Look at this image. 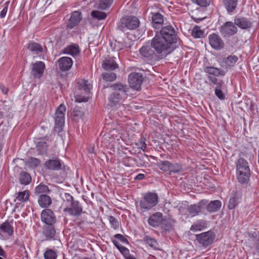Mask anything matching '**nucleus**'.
<instances>
[{
	"mask_svg": "<svg viewBox=\"0 0 259 259\" xmlns=\"http://www.w3.org/2000/svg\"><path fill=\"white\" fill-rule=\"evenodd\" d=\"M177 41V33L175 28L171 25H167L157 31L153 38L152 45L157 50H161L169 54L174 50L172 45Z\"/></svg>",
	"mask_w": 259,
	"mask_h": 259,
	"instance_id": "f257e3e1",
	"label": "nucleus"
},
{
	"mask_svg": "<svg viewBox=\"0 0 259 259\" xmlns=\"http://www.w3.org/2000/svg\"><path fill=\"white\" fill-rule=\"evenodd\" d=\"M153 38L143 45L139 50L140 55L146 60L155 62L165 57L168 54L165 51L157 50L152 45Z\"/></svg>",
	"mask_w": 259,
	"mask_h": 259,
	"instance_id": "f03ea898",
	"label": "nucleus"
},
{
	"mask_svg": "<svg viewBox=\"0 0 259 259\" xmlns=\"http://www.w3.org/2000/svg\"><path fill=\"white\" fill-rule=\"evenodd\" d=\"M66 107L63 104H61L56 109L55 114V126L54 132L60 133L63 131V127L65 121V112Z\"/></svg>",
	"mask_w": 259,
	"mask_h": 259,
	"instance_id": "7ed1b4c3",
	"label": "nucleus"
},
{
	"mask_svg": "<svg viewBox=\"0 0 259 259\" xmlns=\"http://www.w3.org/2000/svg\"><path fill=\"white\" fill-rule=\"evenodd\" d=\"M140 21L135 16H126L121 19L119 29L124 32L126 30H135L139 27Z\"/></svg>",
	"mask_w": 259,
	"mask_h": 259,
	"instance_id": "20e7f679",
	"label": "nucleus"
},
{
	"mask_svg": "<svg viewBox=\"0 0 259 259\" xmlns=\"http://www.w3.org/2000/svg\"><path fill=\"white\" fill-rule=\"evenodd\" d=\"M158 202V196L154 193H148L146 194L143 199L140 202L141 209L148 210L155 206Z\"/></svg>",
	"mask_w": 259,
	"mask_h": 259,
	"instance_id": "39448f33",
	"label": "nucleus"
},
{
	"mask_svg": "<svg viewBox=\"0 0 259 259\" xmlns=\"http://www.w3.org/2000/svg\"><path fill=\"white\" fill-rule=\"evenodd\" d=\"M215 238V234L212 231H207L196 235V239L203 246L210 245Z\"/></svg>",
	"mask_w": 259,
	"mask_h": 259,
	"instance_id": "423d86ee",
	"label": "nucleus"
},
{
	"mask_svg": "<svg viewBox=\"0 0 259 259\" xmlns=\"http://www.w3.org/2000/svg\"><path fill=\"white\" fill-rule=\"evenodd\" d=\"M143 76L140 73L133 72L128 75V82L131 88L139 91L143 81Z\"/></svg>",
	"mask_w": 259,
	"mask_h": 259,
	"instance_id": "0eeeda50",
	"label": "nucleus"
},
{
	"mask_svg": "<svg viewBox=\"0 0 259 259\" xmlns=\"http://www.w3.org/2000/svg\"><path fill=\"white\" fill-rule=\"evenodd\" d=\"M221 34L225 37H230L237 33L238 29L235 23L231 21L225 22L220 28Z\"/></svg>",
	"mask_w": 259,
	"mask_h": 259,
	"instance_id": "6e6552de",
	"label": "nucleus"
},
{
	"mask_svg": "<svg viewBox=\"0 0 259 259\" xmlns=\"http://www.w3.org/2000/svg\"><path fill=\"white\" fill-rule=\"evenodd\" d=\"M207 203V200L203 199L197 203L191 204L187 207V211L191 217L199 215L202 209L205 207Z\"/></svg>",
	"mask_w": 259,
	"mask_h": 259,
	"instance_id": "1a4fd4ad",
	"label": "nucleus"
},
{
	"mask_svg": "<svg viewBox=\"0 0 259 259\" xmlns=\"http://www.w3.org/2000/svg\"><path fill=\"white\" fill-rule=\"evenodd\" d=\"M234 23L239 28L242 29H247L252 26V19L250 17L237 15L234 18Z\"/></svg>",
	"mask_w": 259,
	"mask_h": 259,
	"instance_id": "9d476101",
	"label": "nucleus"
},
{
	"mask_svg": "<svg viewBox=\"0 0 259 259\" xmlns=\"http://www.w3.org/2000/svg\"><path fill=\"white\" fill-rule=\"evenodd\" d=\"M82 207L79 202L75 201L72 202L68 207H66L63 211L68 212L70 215L78 217L82 213Z\"/></svg>",
	"mask_w": 259,
	"mask_h": 259,
	"instance_id": "9b49d317",
	"label": "nucleus"
},
{
	"mask_svg": "<svg viewBox=\"0 0 259 259\" xmlns=\"http://www.w3.org/2000/svg\"><path fill=\"white\" fill-rule=\"evenodd\" d=\"M46 65L42 61H36L32 64L31 74L35 78H40L43 75Z\"/></svg>",
	"mask_w": 259,
	"mask_h": 259,
	"instance_id": "f8f14e48",
	"label": "nucleus"
},
{
	"mask_svg": "<svg viewBox=\"0 0 259 259\" xmlns=\"http://www.w3.org/2000/svg\"><path fill=\"white\" fill-rule=\"evenodd\" d=\"M40 217L41 221L47 225H54L56 222V216L50 209H44Z\"/></svg>",
	"mask_w": 259,
	"mask_h": 259,
	"instance_id": "ddd939ff",
	"label": "nucleus"
},
{
	"mask_svg": "<svg viewBox=\"0 0 259 259\" xmlns=\"http://www.w3.org/2000/svg\"><path fill=\"white\" fill-rule=\"evenodd\" d=\"M208 38L209 44L213 49L218 50L223 48L224 41L219 35L215 33L211 34Z\"/></svg>",
	"mask_w": 259,
	"mask_h": 259,
	"instance_id": "4468645a",
	"label": "nucleus"
},
{
	"mask_svg": "<svg viewBox=\"0 0 259 259\" xmlns=\"http://www.w3.org/2000/svg\"><path fill=\"white\" fill-rule=\"evenodd\" d=\"M82 20V13L78 11L72 13L70 18L67 24V27L69 29H73L77 26Z\"/></svg>",
	"mask_w": 259,
	"mask_h": 259,
	"instance_id": "2eb2a0df",
	"label": "nucleus"
},
{
	"mask_svg": "<svg viewBox=\"0 0 259 259\" xmlns=\"http://www.w3.org/2000/svg\"><path fill=\"white\" fill-rule=\"evenodd\" d=\"M59 69L63 72L68 71L73 64L72 59L68 57H62L58 60Z\"/></svg>",
	"mask_w": 259,
	"mask_h": 259,
	"instance_id": "dca6fc26",
	"label": "nucleus"
},
{
	"mask_svg": "<svg viewBox=\"0 0 259 259\" xmlns=\"http://www.w3.org/2000/svg\"><path fill=\"white\" fill-rule=\"evenodd\" d=\"M110 88L113 91V92H116L118 94L126 98L127 92L128 91L129 88L126 84H123L120 82H117L111 84Z\"/></svg>",
	"mask_w": 259,
	"mask_h": 259,
	"instance_id": "f3484780",
	"label": "nucleus"
},
{
	"mask_svg": "<svg viewBox=\"0 0 259 259\" xmlns=\"http://www.w3.org/2000/svg\"><path fill=\"white\" fill-rule=\"evenodd\" d=\"M44 166L48 170H59L61 169L62 164L59 159L53 158L46 161L44 163Z\"/></svg>",
	"mask_w": 259,
	"mask_h": 259,
	"instance_id": "a211bd4d",
	"label": "nucleus"
},
{
	"mask_svg": "<svg viewBox=\"0 0 259 259\" xmlns=\"http://www.w3.org/2000/svg\"><path fill=\"white\" fill-rule=\"evenodd\" d=\"M223 3L228 14L232 15L236 12L238 0H223Z\"/></svg>",
	"mask_w": 259,
	"mask_h": 259,
	"instance_id": "6ab92c4d",
	"label": "nucleus"
},
{
	"mask_svg": "<svg viewBox=\"0 0 259 259\" xmlns=\"http://www.w3.org/2000/svg\"><path fill=\"white\" fill-rule=\"evenodd\" d=\"M203 70L208 75L213 76H223L226 74V72L221 68L213 66H204Z\"/></svg>",
	"mask_w": 259,
	"mask_h": 259,
	"instance_id": "aec40b11",
	"label": "nucleus"
},
{
	"mask_svg": "<svg viewBox=\"0 0 259 259\" xmlns=\"http://www.w3.org/2000/svg\"><path fill=\"white\" fill-rule=\"evenodd\" d=\"M236 173L250 171L248 162L243 158H239L236 161Z\"/></svg>",
	"mask_w": 259,
	"mask_h": 259,
	"instance_id": "412c9836",
	"label": "nucleus"
},
{
	"mask_svg": "<svg viewBox=\"0 0 259 259\" xmlns=\"http://www.w3.org/2000/svg\"><path fill=\"white\" fill-rule=\"evenodd\" d=\"M152 24L155 28H158L162 26L163 23V16L158 12H151Z\"/></svg>",
	"mask_w": 259,
	"mask_h": 259,
	"instance_id": "4be33fe9",
	"label": "nucleus"
},
{
	"mask_svg": "<svg viewBox=\"0 0 259 259\" xmlns=\"http://www.w3.org/2000/svg\"><path fill=\"white\" fill-rule=\"evenodd\" d=\"M162 220V214L161 212H157L153 214L148 219V224L154 227L158 226Z\"/></svg>",
	"mask_w": 259,
	"mask_h": 259,
	"instance_id": "5701e85b",
	"label": "nucleus"
},
{
	"mask_svg": "<svg viewBox=\"0 0 259 259\" xmlns=\"http://www.w3.org/2000/svg\"><path fill=\"white\" fill-rule=\"evenodd\" d=\"M238 60V57L236 55H230L223 59L222 63L226 69L234 67Z\"/></svg>",
	"mask_w": 259,
	"mask_h": 259,
	"instance_id": "b1692460",
	"label": "nucleus"
},
{
	"mask_svg": "<svg viewBox=\"0 0 259 259\" xmlns=\"http://www.w3.org/2000/svg\"><path fill=\"white\" fill-rule=\"evenodd\" d=\"M124 98L116 92H112L108 98V105L110 107H114L119 103Z\"/></svg>",
	"mask_w": 259,
	"mask_h": 259,
	"instance_id": "393cba45",
	"label": "nucleus"
},
{
	"mask_svg": "<svg viewBox=\"0 0 259 259\" xmlns=\"http://www.w3.org/2000/svg\"><path fill=\"white\" fill-rule=\"evenodd\" d=\"M63 53L70 55L73 57L77 56L79 53V46L77 44H72L65 48L62 51Z\"/></svg>",
	"mask_w": 259,
	"mask_h": 259,
	"instance_id": "a878e982",
	"label": "nucleus"
},
{
	"mask_svg": "<svg viewBox=\"0 0 259 259\" xmlns=\"http://www.w3.org/2000/svg\"><path fill=\"white\" fill-rule=\"evenodd\" d=\"M43 228V234L47 240H51L54 238L56 234V230L53 225H47Z\"/></svg>",
	"mask_w": 259,
	"mask_h": 259,
	"instance_id": "bb28decb",
	"label": "nucleus"
},
{
	"mask_svg": "<svg viewBox=\"0 0 259 259\" xmlns=\"http://www.w3.org/2000/svg\"><path fill=\"white\" fill-rule=\"evenodd\" d=\"M222 203L220 200H215L211 201L209 203H207V210L210 212H215L218 211L221 207Z\"/></svg>",
	"mask_w": 259,
	"mask_h": 259,
	"instance_id": "cd10ccee",
	"label": "nucleus"
},
{
	"mask_svg": "<svg viewBox=\"0 0 259 259\" xmlns=\"http://www.w3.org/2000/svg\"><path fill=\"white\" fill-rule=\"evenodd\" d=\"M27 48L33 55H39V54L43 51L42 46L39 44L35 42L29 43Z\"/></svg>",
	"mask_w": 259,
	"mask_h": 259,
	"instance_id": "c85d7f7f",
	"label": "nucleus"
},
{
	"mask_svg": "<svg viewBox=\"0 0 259 259\" xmlns=\"http://www.w3.org/2000/svg\"><path fill=\"white\" fill-rule=\"evenodd\" d=\"M241 194L240 193L237 192L233 194L232 196L230 198L228 207L229 209H233L238 205L239 200L241 198Z\"/></svg>",
	"mask_w": 259,
	"mask_h": 259,
	"instance_id": "c756f323",
	"label": "nucleus"
},
{
	"mask_svg": "<svg viewBox=\"0 0 259 259\" xmlns=\"http://www.w3.org/2000/svg\"><path fill=\"white\" fill-rule=\"evenodd\" d=\"M38 203L42 208H47L52 203L51 198L47 194H41L38 199Z\"/></svg>",
	"mask_w": 259,
	"mask_h": 259,
	"instance_id": "7c9ffc66",
	"label": "nucleus"
},
{
	"mask_svg": "<svg viewBox=\"0 0 259 259\" xmlns=\"http://www.w3.org/2000/svg\"><path fill=\"white\" fill-rule=\"evenodd\" d=\"M236 174L237 180L240 183L245 185L248 183L250 177V171L237 172Z\"/></svg>",
	"mask_w": 259,
	"mask_h": 259,
	"instance_id": "2f4dec72",
	"label": "nucleus"
},
{
	"mask_svg": "<svg viewBox=\"0 0 259 259\" xmlns=\"http://www.w3.org/2000/svg\"><path fill=\"white\" fill-rule=\"evenodd\" d=\"M0 232L11 236L14 233L13 227L8 222H5L0 226Z\"/></svg>",
	"mask_w": 259,
	"mask_h": 259,
	"instance_id": "473e14b6",
	"label": "nucleus"
},
{
	"mask_svg": "<svg viewBox=\"0 0 259 259\" xmlns=\"http://www.w3.org/2000/svg\"><path fill=\"white\" fill-rule=\"evenodd\" d=\"M113 2V0H96V7L100 10H106L109 8Z\"/></svg>",
	"mask_w": 259,
	"mask_h": 259,
	"instance_id": "72a5a7b5",
	"label": "nucleus"
},
{
	"mask_svg": "<svg viewBox=\"0 0 259 259\" xmlns=\"http://www.w3.org/2000/svg\"><path fill=\"white\" fill-rule=\"evenodd\" d=\"M102 67L106 70H113L117 68L118 66L113 59H106L102 64Z\"/></svg>",
	"mask_w": 259,
	"mask_h": 259,
	"instance_id": "f704fd0d",
	"label": "nucleus"
},
{
	"mask_svg": "<svg viewBox=\"0 0 259 259\" xmlns=\"http://www.w3.org/2000/svg\"><path fill=\"white\" fill-rule=\"evenodd\" d=\"M77 88L78 90L84 91L85 93H88L90 92L92 85L88 80L82 79L78 81Z\"/></svg>",
	"mask_w": 259,
	"mask_h": 259,
	"instance_id": "c9c22d12",
	"label": "nucleus"
},
{
	"mask_svg": "<svg viewBox=\"0 0 259 259\" xmlns=\"http://www.w3.org/2000/svg\"><path fill=\"white\" fill-rule=\"evenodd\" d=\"M206 221L199 220L191 226L190 230L193 232L200 231L206 227Z\"/></svg>",
	"mask_w": 259,
	"mask_h": 259,
	"instance_id": "e433bc0d",
	"label": "nucleus"
},
{
	"mask_svg": "<svg viewBox=\"0 0 259 259\" xmlns=\"http://www.w3.org/2000/svg\"><path fill=\"white\" fill-rule=\"evenodd\" d=\"M143 241L146 243L149 247L154 249H158L159 244L155 238H152L148 235H146L143 238Z\"/></svg>",
	"mask_w": 259,
	"mask_h": 259,
	"instance_id": "4c0bfd02",
	"label": "nucleus"
},
{
	"mask_svg": "<svg viewBox=\"0 0 259 259\" xmlns=\"http://www.w3.org/2000/svg\"><path fill=\"white\" fill-rule=\"evenodd\" d=\"M217 76H212L207 75V79L209 80V83L210 85H215V87H225V83L222 79L216 77Z\"/></svg>",
	"mask_w": 259,
	"mask_h": 259,
	"instance_id": "58836bf2",
	"label": "nucleus"
},
{
	"mask_svg": "<svg viewBox=\"0 0 259 259\" xmlns=\"http://www.w3.org/2000/svg\"><path fill=\"white\" fill-rule=\"evenodd\" d=\"M50 190L49 187L42 183L37 186L35 189V195H41L48 194L50 192Z\"/></svg>",
	"mask_w": 259,
	"mask_h": 259,
	"instance_id": "ea45409f",
	"label": "nucleus"
},
{
	"mask_svg": "<svg viewBox=\"0 0 259 259\" xmlns=\"http://www.w3.org/2000/svg\"><path fill=\"white\" fill-rule=\"evenodd\" d=\"M19 180L21 184L27 185L31 182V177L28 172L22 171L20 174Z\"/></svg>",
	"mask_w": 259,
	"mask_h": 259,
	"instance_id": "a19ab883",
	"label": "nucleus"
},
{
	"mask_svg": "<svg viewBox=\"0 0 259 259\" xmlns=\"http://www.w3.org/2000/svg\"><path fill=\"white\" fill-rule=\"evenodd\" d=\"M36 149L39 154L43 155L47 152L48 145L46 142H38L36 145Z\"/></svg>",
	"mask_w": 259,
	"mask_h": 259,
	"instance_id": "79ce46f5",
	"label": "nucleus"
},
{
	"mask_svg": "<svg viewBox=\"0 0 259 259\" xmlns=\"http://www.w3.org/2000/svg\"><path fill=\"white\" fill-rule=\"evenodd\" d=\"M170 163L167 160L160 161L157 163V166L163 171L169 172Z\"/></svg>",
	"mask_w": 259,
	"mask_h": 259,
	"instance_id": "37998d69",
	"label": "nucleus"
},
{
	"mask_svg": "<svg viewBox=\"0 0 259 259\" xmlns=\"http://www.w3.org/2000/svg\"><path fill=\"white\" fill-rule=\"evenodd\" d=\"M63 204L65 205V207L70 205L72 202H74L76 200H74L73 197L69 193H65L62 197Z\"/></svg>",
	"mask_w": 259,
	"mask_h": 259,
	"instance_id": "c03bdc74",
	"label": "nucleus"
},
{
	"mask_svg": "<svg viewBox=\"0 0 259 259\" xmlns=\"http://www.w3.org/2000/svg\"><path fill=\"white\" fill-rule=\"evenodd\" d=\"M183 170L182 165L178 163H171L169 167V171L168 174L170 175L171 173H179Z\"/></svg>",
	"mask_w": 259,
	"mask_h": 259,
	"instance_id": "a18cd8bd",
	"label": "nucleus"
},
{
	"mask_svg": "<svg viewBox=\"0 0 259 259\" xmlns=\"http://www.w3.org/2000/svg\"><path fill=\"white\" fill-rule=\"evenodd\" d=\"M91 16L98 20H104L107 17L106 13L97 10H94L91 12Z\"/></svg>",
	"mask_w": 259,
	"mask_h": 259,
	"instance_id": "49530a36",
	"label": "nucleus"
},
{
	"mask_svg": "<svg viewBox=\"0 0 259 259\" xmlns=\"http://www.w3.org/2000/svg\"><path fill=\"white\" fill-rule=\"evenodd\" d=\"M29 197V191L25 190L23 192H18L16 199L19 201H26L28 200Z\"/></svg>",
	"mask_w": 259,
	"mask_h": 259,
	"instance_id": "de8ad7c7",
	"label": "nucleus"
},
{
	"mask_svg": "<svg viewBox=\"0 0 259 259\" xmlns=\"http://www.w3.org/2000/svg\"><path fill=\"white\" fill-rule=\"evenodd\" d=\"M103 79L106 81H113L116 78V75L113 72H105L102 74Z\"/></svg>",
	"mask_w": 259,
	"mask_h": 259,
	"instance_id": "09e8293b",
	"label": "nucleus"
},
{
	"mask_svg": "<svg viewBox=\"0 0 259 259\" xmlns=\"http://www.w3.org/2000/svg\"><path fill=\"white\" fill-rule=\"evenodd\" d=\"M192 2L202 8L209 6L212 2V0H191Z\"/></svg>",
	"mask_w": 259,
	"mask_h": 259,
	"instance_id": "8fccbe9b",
	"label": "nucleus"
},
{
	"mask_svg": "<svg viewBox=\"0 0 259 259\" xmlns=\"http://www.w3.org/2000/svg\"><path fill=\"white\" fill-rule=\"evenodd\" d=\"M57 257L56 252L51 249H47L44 253L45 259H56Z\"/></svg>",
	"mask_w": 259,
	"mask_h": 259,
	"instance_id": "3c124183",
	"label": "nucleus"
},
{
	"mask_svg": "<svg viewBox=\"0 0 259 259\" xmlns=\"http://www.w3.org/2000/svg\"><path fill=\"white\" fill-rule=\"evenodd\" d=\"M192 34L195 38H201L203 37L204 32L199 27L195 26L192 30Z\"/></svg>",
	"mask_w": 259,
	"mask_h": 259,
	"instance_id": "603ef678",
	"label": "nucleus"
},
{
	"mask_svg": "<svg viewBox=\"0 0 259 259\" xmlns=\"http://www.w3.org/2000/svg\"><path fill=\"white\" fill-rule=\"evenodd\" d=\"M110 46L113 51H118L123 49V44L119 41L116 40L111 42L110 43Z\"/></svg>",
	"mask_w": 259,
	"mask_h": 259,
	"instance_id": "864d4df0",
	"label": "nucleus"
},
{
	"mask_svg": "<svg viewBox=\"0 0 259 259\" xmlns=\"http://www.w3.org/2000/svg\"><path fill=\"white\" fill-rule=\"evenodd\" d=\"M224 87H215V95L220 100H224L225 98V95L222 91V90L224 89Z\"/></svg>",
	"mask_w": 259,
	"mask_h": 259,
	"instance_id": "5fc2aeb1",
	"label": "nucleus"
},
{
	"mask_svg": "<svg viewBox=\"0 0 259 259\" xmlns=\"http://www.w3.org/2000/svg\"><path fill=\"white\" fill-rule=\"evenodd\" d=\"M120 252L125 259H136L134 255L130 253V250L126 247L122 248Z\"/></svg>",
	"mask_w": 259,
	"mask_h": 259,
	"instance_id": "6e6d98bb",
	"label": "nucleus"
},
{
	"mask_svg": "<svg viewBox=\"0 0 259 259\" xmlns=\"http://www.w3.org/2000/svg\"><path fill=\"white\" fill-rule=\"evenodd\" d=\"M28 163L30 166L36 167L40 164V160L36 158L30 157L28 159Z\"/></svg>",
	"mask_w": 259,
	"mask_h": 259,
	"instance_id": "4d7b16f0",
	"label": "nucleus"
},
{
	"mask_svg": "<svg viewBox=\"0 0 259 259\" xmlns=\"http://www.w3.org/2000/svg\"><path fill=\"white\" fill-rule=\"evenodd\" d=\"M251 241L253 243V247L254 248L256 253L259 254V234L252 237Z\"/></svg>",
	"mask_w": 259,
	"mask_h": 259,
	"instance_id": "13d9d810",
	"label": "nucleus"
},
{
	"mask_svg": "<svg viewBox=\"0 0 259 259\" xmlns=\"http://www.w3.org/2000/svg\"><path fill=\"white\" fill-rule=\"evenodd\" d=\"M136 145L140 148L143 151H145L146 148V144L145 143V138L144 137H141L139 140Z\"/></svg>",
	"mask_w": 259,
	"mask_h": 259,
	"instance_id": "bf43d9fd",
	"label": "nucleus"
},
{
	"mask_svg": "<svg viewBox=\"0 0 259 259\" xmlns=\"http://www.w3.org/2000/svg\"><path fill=\"white\" fill-rule=\"evenodd\" d=\"M109 221L114 229H117L119 227V223L117 220L113 216L109 217Z\"/></svg>",
	"mask_w": 259,
	"mask_h": 259,
	"instance_id": "052dcab7",
	"label": "nucleus"
},
{
	"mask_svg": "<svg viewBox=\"0 0 259 259\" xmlns=\"http://www.w3.org/2000/svg\"><path fill=\"white\" fill-rule=\"evenodd\" d=\"M9 4V1L6 2L5 3L4 8H3V9L0 12V18H4L6 16V14H7V11H8Z\"/></svg>",
	"mask_w": 259,
	"mask_h": 259,
	"instance_id": "680f3d73",
	"label": "nucleus"
},
{
	"mask_svg": "<svg viewBox=\"0 0 259 259\" xmlns=\"http://www.w3.org/2000/svg\"><path fill=\"white\" fill-rule=\"evenodd\" d=\"M114 238L119 239L123 243H128V241L122 234H117L114 236Z\"/></svg>",
	"mask_w": 259,
	"mask_h": 259,
	"instance_id": "e2e57ef3",
	"label": "nucleus"
},
{
	"mask_svg": "<svg viewBox=\"0 0 259 259\" xmlns=\"http://www.w3.org/2000/svg\"><path fill=\"white\" fill-rule=\"evenodd\" d=\"M82 113L80 111L79 108H74L73 111V116L74 117L82 116Z\"/></svg>",
	"mask_w": 259,
	"mask_h": 259,
	"instance_id": "0e129e2a",
	"label": "nucleus"
},
{
	"mask_svg": "<svg viewBox=\"0 0 259 259\" xmlns=\"http://www.w3.org/2000/svg\"><path fill=\"white\" fill-rule=\"evenodd\" d=\"M112 242L113 244L116 247V248L119 250H122V248H125V247L121 245L117 241L115 240H112Z\"/></svg>",
	"mask_w": 259,
	"mask_h": 259,
	"instance_id": "69168bd1",
	"label": "nucleus"
},
{
	"mask_svg": "<svg viewBox=\"0 0 259 259\" xmlns=\"http://www.w3.org/2000/svg\"><path fill=\"white\" fill-rule=\"evenodd\" d=\"M0 89L4 94L7 95L8 94L9 89L8 88L5 87L4 84H0Z\"/></svg>",
	"mask_w": 259,
	"mask_h": 259,
	"instance_id": "338daca9",
	"label": "nucleus"
},
{
	"mask_svg": "<svg viewBox=\"0 0 259 259\" xmlns=\"http://www.w3.org/2000/svg\"><path fill=\"white\" fill-rule=\"evenodd\" d=\"M0 257L6 258L7 254L6 251L3 249L2 246H0Z\"/></svg>",
	"mask_w": 259,
	"mask_h": 259,
	"instance_id": "774afa93",
	"label": "nucleus"
}]
</instances>
